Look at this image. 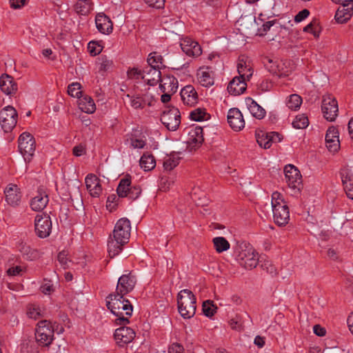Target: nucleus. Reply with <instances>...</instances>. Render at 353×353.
I'll list each match as a JSON object with an SVG mask.
<instances>
[{
	"label": "nucleus",
	"mask_w": 353,
	"mask_h": 353,
	"mask_svg": "<svg viewBox=\"0 0 353 353\" xmlns=\"http://www.w3.org/2000/svg\"><path fill=\"white\" fill-rule=\"evenodd\" d=\"M178 310L183 319H190L196 312V297L188 289L181 290L177 295Z\"/></svg>",
	"instance_id": "nucleus-5"
},
{
	"label": "nucleus",
	"mask_w": 353,
	"mask_h": 353,
	"mask_svg": "<svg viewBox=\"0 0 353 353\" xmlns=\"http://www.w3.org/2000/svg\"><path fill=\"white\" fill-rule=\"evenodd\" d=\"M57 259L63 268H65L68 264L67 254L65 252H61L59 253Z\"/></svg>",
	"instance_id": "nucleus-64"
},
{
	"label": "nucleus",
	"mask_w": 353,
	"mask_h": 353,
	"mask_svg": "<svg viewBox=\"0 0 353 353\" xmlns=\"http://www.w3.org/2000/svg\"><path fill=\"white\" fill-rule=\"evenodd\" d=\"M48 201V194L42 190H39L37 194L31 200L30 207L34 211H41L46 208Z\"/></svg>",
	"instance_id": "nucleus-29"
},
{
	"label": "nucleus",
	"mask_w": 353,
	"mask_h": 353,
	"mask_svg": "<svg viewBox=\"0 0 353 353\" xmlns=\"http://www.w3.org/2000/svg\"><path fill=\"white\" fill-rule=\"evenodd\" d=\"M325 144L329 151L336 152L340 148V141L338 130L334 127H330L325 134Z\"/></svg>",
	"instance_id": "nucleus-16"
},
{
	"label": "nucleus",
	"mask_w": 353,
	"mask_h": 353,
	"mask_svg": "<svg viewBox=\"0 0 353 353\" xmlns=\"http://www.w3.org/2000/svg\"><path fill=\"white\" fill-rule=\"evenodd\" d=\"M274 222L279 226L285 225L290 220V212L286 204L272 208Z\"/></svg>",
	"instance_id": "nucleus-18"
},
{
	"label": "nucleus",
	"mask_w": 353,
	"mask_h": 353,
	"mask_svg": "<svg viewBox=\"0 0 353 353\" xmlns=\"http://www.w3.org/2000/svg\"><path fill=\"white\" fill-rule=\"evenodd\" d=\"M34 230L36 234L41 239L50 236L52 232V221L46 213L38 214L34 219Z\"/></svg>",
	"instance_id": "nucleus-9"
},
{
	"label": "nucleus",
	"mask_w": 353,
	"mask_h": 353,
	"mask_svg": "<svg viewBox=\"0 0 353 353\" xmlns=\"http://www.w3.org/2000/svg\"><path fill=\"white\" fill-rule=\"evenodd\" d=\"M127 97L130 98V105L134 109H143L145 105V98H141L140 95L130 97L127 94Z\"/></svg>",
	"instance_id": "nucleus-47"
},
{
	"label": "nucleus",
	"mask_w": 353,
	"mask_h": 353,
	"mask_svg": "<svg viewBox=\"0 0 353 353\" xmlns=\"http://www.w3.org/2000/svg\"><path fill=\"white\" fill-rule=\"evenodd\" d=\"M203 140L202 128L196 126L189 130L186 142L190 150H196L202 144Z\"/></svg>",
	"instance_id": "nucleus-21"
},
{
	"label": "nucleus",
	"mask_w": 353,
	"mask_h": 353,
	"mask_svg": "<svg viewBox=\"0 0 353 353\" xmlns=\"http://www.w3.org/2000/svg\"><path fill=\"white\" fill-rule=\"evenodd\" d=\"M303 31L310 32L314 37L317 38L319 37L321 28L316 21H312L303 28Z\"/></svg>",
	"instance_id": "nucleus-48"
},
{
	"label": "nucleus",
	"mask_w": 353,
	"mask_h": 353,
	"mask_svg": "<svg viewBox=\"0 0 353 353\" xmlns=\"http://www.w3.org/2000/svg\"><path fill=\"white\" fill-rule=\"evenodd\" d=\"M59 324L54 322L52 323L50 321L42 320L37 323L35 332V339L39 346L48 347L54 339V334L58 330ZM63 332V327L57 331L58 334Z\"/></svg>",
	"instance_id": "nucleus-4"
},
{
	"label": "nucleus",
	"mask_w": 353,
	"mask_h": 353,
	"mask_svg": "<svg viewBox=\"0 0 353 353\" xmlns=\"http://www.w3.org/2000/svg\"><path fill=\"white\" fill-rule=\"evenodd\" d=\"M321 110L326 120L329 121H334L339 112L337 101L330 96L324 97L322 101Z\"/></svg>",
	"instance_id": "nucleus-11"
},
{
	"label": "nucleus",
	"mask_w": 353,
	"mask_h": 353,
	"mask_svg": "<svg viewBox=\"0 0 353 353\" xmlns=\"http://www.w3.org/2000/svg\"><path fill=\"white\" fill-rule=\"evenodd\" d=\"M21 353H38L29 342L23 343L21 346Z\"/></svg>",
	"instance_id": "nucleus-57"
},
{
	"label": "nucleus",
	"mask_w": 353,
	"mask_h": 353,
	"mask_svg": "<svg viewBox=\"0 0 353 353\" xmlns=\"http://www.w3.org/2000/svg\"><path fill=\"white\" fill-rule=\"evenodd\" d=\"M245 101L248 110L253 117L258 119H261L265 117V110L252 98H247Z\"/></svg>",
	"instance_id": "nucleus-33"
},
{
	"label": "nucleus",
	"mask_w": 353,
	"mask_h": 353,
	"mask_svg": "<svg viewBox=\"0 0 353 353\" xmlns=\"http://www.w3.org/2000/svg\"><path fill=\"white\" fill-rule=\"evenodd\" d=\"M140 165L145 171H150L155 168L156 161L152 154L145 153L141 157Z\"/></svg>",
	"instance_id": "nucleus-38"
},
{
	"label": "nucleus",
	"mask_w": 353,
	"mask_h": 353,
	"mask_svg": "<svg viewBox=\"0 0 353 353\" xmlns=\"http://www.w3.org/2000/svg\"><path fill=\"white\" fill-rule=\"evenodd\" d=\"M272 208H274L276 205H282V204H286L282 198L281 193L274 192L272 194Z\"/></svg>",
	"instance_id": "nucleus-53"
},
{
	"label": "nucleus",
	"mask_w": 353,
	"mask_h": 353,
	"mask_svg": "<svg viewBox=\"0 0 353 353\" xmlns=\"http://www.w3.org/2000/svg\"><path fill=\"white\" fill-rule=\"evenodd\" d=\"M237 71L239 74V77L248 81L250 80L253 74V70L250 64L249 63H248L243 58H239V59L237 63Z\"/></svg>",
	"instance_id": "nucleus-32"
},
{
	"label": "nucleus",
	"mask_w": 353,
	"mask_h": 353,
	"mask_svg": "<svg viewBox=\"0 0 353 353\" xmlns=\"http://www.w3.org/2000/svg\"><path fill=\"white\" fill-rule=\"evenodd\" d=\"M10 7L13 9H20L26 3V0H10Z\"/></svg>",
	"instance_id": "nucleus-63"
},
{
	"label": "nucleus",
	"mask_w": 353,
	"mask_h": 353,
	"mask_svg": "<svg viewBox=\"0 0 353 353\" xmlns=\"http://www.w3.org/2000/svg\"><path fill=\"white\" fill-rule=\"evenodd\" d=\"M168 353H184V349L179 343H172L169 347Z\"/></svg>",
	"instance_id": "nucleus-62"
},
{
	"label": "nucleus",
	"mask_w": 353,
	"mask_h": 353,
	"mask_svg": "<svg viewBox=\"0 0 353 353\" xmlns=\"http://www.w3.org/2000/svg\"><path fill=\"white\" fill-rule=\"evenodd\" d=\"M81 85L79 83H72L68 87V93L72 97L80 98L81 96Z\"/></svg>",
	"instance_id": "nucleus-49"
},
{
	"label": "nucleus",
	"mask_w": 353,
	"mask_h": 353,
	"mask_svg": "<svg viewBox=\"0 0 353 353\" xmlns=\"http://www.w3.org/2000/svg\"><path fill=\"white\" fill-rule=\"evenodd\" d=\"M114 336L119 345L123 346L132 341L135 337V332L132 328L123 326L115 330Z\"/></svg>",
	"instance_id": "nucleus-17"
},
{
	"label": "nucleus",
	"mask_w": 353,
	"mask_h": 353,
	"mask_svg": "<svg viewBox=\"0 0 353 353\" xmlns=\"http://www.w3.org/2000/svg\"><path fill=\"white\" fill-rule=\"evenodd\" d=\"M212 242L218 253H221L230 249V243L223 236L214 237Z\"/></svg>",
	"instance_id": "nucleus-39"
},
{
	"label": "nucleus",
	"mask_w": 353,
	"mask_h": 353,
	"mask_svg": "<svg viewBox=\"0 0 353 353\" xmlns=\"http://www.w3.org/2000/svg\"><path fill=\"white\" fill-rule=\"evenodd\" d=\"M181 97L183 103L192 106L197 103L198 95L192 85H186L181 90Z\"/></svg>",
	"instance_id": "nucleus-28"
},
{
	"label": "nucleus",
	"mask_w": 353,
	"mask_h": 353,
	"mask_svg": "<svg viewBox=\"0 0 353 353\" xmlns=\"http://www.w3.org/2000/svg\"><path fill=\"white\" fill-rule=\"evenodd\" d=\"M97 64L99 65V71L100 72H108L114 67L113 61L106 55L99 57L97 60Z\"/></svg>",
	"instance_id": "nucleus-37"
},
{
	"label": "nucleus",
	"mask_w": 353,
	"mask_h": 353,
	"mask_svg": "<svg viewBox=\"0 0 353 353\" xmlns=\"http://www.w3.org/2000/svg\"><path fill=\"white\" fill-rule=\"evenodd\" d=\"M145 2L150 7L160 9L164 7L165 0H144Z\"/></svg>",
	"instance_id": "nucleus-56"
},
{
	"label": "nucleus",
	"mask_w": 353,
	"mask_h": 353,
	"mask_svg": "<svg viewBox=\"0 0 353 353\" xmlns=\"http://www.w3.org/2000/svg\"><path fill=\"white\" fill-rule=\"evenodd\" d=\"M234 253L240 265L245 269L252 270L259 263V254L252 246L245 241L237 243Z\"/></svg>",
	"instance_id": "nucleus-3"
},
{
	"label": "nucleus",
	"mask_w": 353,
	"mask_h": 353,
	"mask_svg": "<svg viewBox=\"0 0 353 353\" xmlns=\"http://www.w3.org/2000/svg\"><path fill=\"white\" fill-rule=\"evenodd\" d=\"M95 23L97 30L102 34H109L112 32L113 23L104 13H98L96 15Z\"/></svg>",
	"instance_id": "nucleus-24"
},
{
	"label": "nucleus",
	"mask_w": 353,
	"mask_h": 353,
	"mask_svg": "<svg viewBox=\"0 0 353 353\" xmlns=\"http://www.w3.org/2000/svg\"><path fill=\"white\" fill-rule=\"evenodd\" d=\"M85 183L86 189L92 196L99 197L100 196L102 188L100 179L95 174H88L85 179Z\"/></svg>",
	"instance_id": "nucleus-23"
},
{
	"label": "nucleus",
	"mask_w": 353,
	"mask_h": 353,
	"mask_svg": "<svg viewBox=\"0 0 353 353\" xmlns=\"http://www.w3.org/2000/svg\"><path fill=\"white\" fill-rule=\"evenodd\" d=\"M0 89L6 95H13L18 90V85L12 76L3 74L0 77Z\"/></svg>",
	"instance_id": "nucleus-20"
},
{
	"label": "nucleus",
	"mask_w": 353,
	"mask_h": 353,
	"mask_svg": "<svg viewBox=\"0 0 353 353\" xmlns=\"http://www.w3.org/2000/svg\"><path fill=\"white\" fill-rule=\"evenodd\" d=\"M340 175L343 187L349 183H353V174L348 168H343L341 170Z\"/></svg>",
	"instance_id": "nucleus-46"
},
{
	"label": "nucleus",
	"mask_w": 353,
	"mask_h": 353,
	"mask_svg": "<svg viewBox=\"0 0 353 353\" xmlns=\"http://www.w3.org/2000/svg\"><path fill=\"white\" fill-rule=\"evenodd\" d=\"M284 173L289 187L293 189H299V185L302 182L299 170L294 165L289 164L285 167Z\"/></svg>",
	"instance_id": "nucleus-13"
},
{
	"label": "nucleus",
	"mask_w": 353,
	"mask_h": 353,
	"mask_svg": "<svg viewBox=\"0 0 353 353\" xmlns=\"http://www.w3.org/2000/svg\"><path fill=\"white\" fill-rule=\"evenodd\" d=\"M23 269L21 266L17 265L15 267H11L7 270V274L9 276H17L21 275L23 272Z\"/></svg>",
	"instance_id": "nucleus-61"
},
{
	"label": "nucleus",
	"mask_w": 353,
	"mask_h": 353,
	"mask_svg": "<svg viewBox=\"0 0 353 353\" xmlns=\"http://www.w3.org/2000/svg\"><path fill=\"white\" fill-rule=\"evenodd\" d=\"M18 250L22 254L23 257L28 261H34L39 258V252L32 249L30 245L25 243H20L18 245Z\"/></svg>",
	"instance_id": "nucleus-31"
},
{
	"label": "nucleus",
	"mask_w": 353,
	"mask_h": 353,
	"mask_svg": "<svg viewBox=\"0 0 353 353\" xmlns=\"http://www.w3.org/2000/svg\"><path fill=\"white\" fill-rule=\"evenodd\" d=\"M136 283V276L132 272L124 274L119 278L115 292L125 295L133 290Z\"/></svg>",
	"instance_id": "nucleus-12"
},
{
	"label": "nucleus",
	"mask_w": 353,
	"mask_h": 353,
	"mask_svg": "<svg viewBox=\"0 0 353 353\" xmlns=\"http://www.w3.org/2000/svg\"><path fill=\"white\" fill-rule=\"evenodd\" d=\"M294 70V64L290 60H279L278 62V68L276 69L275 75L279 77H285Z\"/></svg>",
	"instance_id": "nucleus-30"
},
{
	"label": "nucleus",
	"mask_w": 353,
	"mask_h": 353,
	"mask_svg": "<svg viewBox=\"0 0 353 353\" xmlns=\"http://www.w3.org/2000/svg\"><path fill=\"white\" fill-rule=\"evenodd\" d=\"M197 78L201 85L210 87L214 84V78L209 68H200L197 72Z\"/></svg>",
	"instance_id": "nucleus-34"
},
{
	"label": "nucleus",
	"mask_w": 353,
	"mask_h": 353,
	"mask_svg": "<svg viewBox=\"0 0 353 353\" xmlns=\"http://www.w3.org/2000/svg\"><path fill=\"white\" fill-rule=\"evenodd\" d=\"M117 192L119 197H128L130 199L135 200L141 194V188L138 185L131 186V177L126 175L119 181Z\"/></svg>",
	"instance_id": "nucleus-6"
},
{
	"label": "nucleus",
	"mask_w": 353,
	"mask_h": 353,
	"mask_svg": "<svg viewBox=\"0 0 353 353\" xmlns=\"http://www.w3.org/2000/svg\"><path fill=\"white\" fill-rule=\"evenodd\" d=\"M130 230L131 225L128 219L122 218L117 222L112 235H110L108 241V251L111 258L118 255L128 242Z\"/></svg>",
	"instance_id": "nucleus-1"
},
{
	"label": "nucleus",
	"mask_w": 353,
	"mask_h": 353,
	"mask_svg": "<svg viewBox=\"0 0 353 353\" xmlns=\"http://www.w3.org/2000/svg\"><path fill=\"white\" fill-rule=\"evenodd\" d=\"M6 201L11 206L15 207L19 205L21 194L19 188L15 184H9L5 191Z\"/></svg>",
	"instance_id": "nucleus-22"
},
{
	"label": "nucleus",
	"mask_w": 353,
	"mask_h": 353,
	"mask_svg": "<svg viewBox=\"0 0 353 353\" xmlns=\"http://www.w3.org/2000/svg\"><path fill=\"white\" fill-rule=\"evenodd\" d=\"M202 309L206 316L211 317L215 314L217 307L212 301L207 300L203 303Z\"/></svg>",
	"instance_id": "nucleus-44"
},
{
	"label": "nucleus",
	"mask_w": 353,
	"mask_h": 353,
	"mask_svg": "<svg viewBox=\"0 0 353 353\" xmlns=\"http://www.w3.org/2000/svg\"><path fill=\"white\" fill-rule=\"evenodd\" d=\"M301 103L302 99L299 95L296 94H291L288 97V99L286 102L288 108L292 110H296L298 108H299Z\"/></svg>",
	"instance_id": "nucleus-41"
},
{
	"label": "nucleus",
	"mask_w": 353,
	"mask_h": 353,
	"mask_svg": "<svg viewBox=\"0 0 353 353\" xmlns=\"http://www.w3.org/2000/svg\"><path fill=\"white\" fill-rule=\"evenodd\" d=\"M130 145L133 148H143L145 145V142L142 139L131 138Z\"/></svg>",
	"instance_id": "nucleus-58"
},
{
	"label": "nucleus",
	"mask_w": 353,
	"mask_h": 353,
	"mask_svg": "<svg viewBox=\"0 0 353 353\" xmlns=\"http://www.w3.org/2000/svg\"><path fill=\"white\" fill-rule=\"evenodd\" d=\"M28 315L31 319H37L41 316V310L39 307L33 305L29 308Z\"/></svg>",
	"instance_id": "nucleus-55"
},
{
	"label": "nucleus",
	"mask_w": 353,
	"mask_h": 353,
	"mask_svg": "<svg viewBox=\"0 0 353 353\" xmlns=\"http://www.w3.org/2000/svg\"><path fill=\"white\" fill-rule=\"evenodd\" d=\"M79 106L81 111L88 114L93 113L96 110V105L93 99L88 96H85L80 99Z\"/></svg>",
	"instance_id": "nucleus-36"
},
{
	"label": "nucleus",
	"mask_w": 353,
	"mask_h": 353,
	"mask_svg": "<svg viewBox=\"0 0 353 353\" xmlns=\"http://www.w3.org/2000/svg\"><path fill=\"white\" fill-rule=\"evenodd\" d=\"M161 121L168 130L172 131L177 130L181 123V114L179 109L171 107L164 110L161 117Z\"/></svg>",
	"instance_id": "nucleus-10"
},
{
	"label": "nucleus",
	"mask_w": 353,
	"mask_h": 353,
	"mask_svg": "<svg viewBox=\"0 0 353 353\" xmlns=\"http://www.w3.org/2000/svg\"><path fill=\"white\" fill-rule=\"evenodd\" d=\"M310 15V11L307 9H303L295 16L294 21L299 23L305 19Z\"/></svg>",
	"instance_id": "nucleus-60"
},
{
	"label": "nucleus",
	"mask_w": 353,
	"mask_h": 353,
	"mask_svg": "<svg viewBox=\"0 0 353 353\" xmlns=\"http://www.w3.org/2000/svg\"><path fill=\"white\" fill-rule=\"evenodd\" d=\"M341 7H339L335 14V19L339 23H346L350 19L353 14V4L341 3Z\"/></svg>",
	"instance_id": "nucleus-25"
},
{
	"label": "nucleus",
	"mask_w": 353,
	"mask_h": 353,
	"mask_svg": "<svg viewBox=\"0 0 353 353\" xmlns=\"http://www.w3.org/2000/svg\"><path fill=\"white\" fill-rule=\"evenodd\" d=\"M246 81V79L241 77H235L228 85L229 93L234 96L243 93L247 87Z\"/></svg>",
	"instance_id": "nucleus-27"
},
{
	"label": "nucleus",
	"mask_w": 353,
	"mask_h": 353,
	"mask_svg": "<svg viewBox=\"0 0 353 353\" xmlns=\"http://www.w3.org/2000/svg\"><path fill=\"white\" fill-rule=\"evenodd\" d=\"M123 294L114 292L106 298L108 310L117 318L114 320L117 325H125L130 323L129 317L132 316L133 307L130 302L123 298Z\"/></svg>",
	"instance_id": "nucleus-2"
},
{
	"label": "nucleus",
	"mask_w": 353,
	"mask_h": 353,
	"mask_svg": "<svg viewBox=\"0 0 353 353\" xmlns=\"http://www.w3.org/2000/svg\"><path fill=\"white\" fill-rule=\"evenodd\" d=\"M205 115L206 113L203 110L198 108L190 112V117L194 121H201L205 119Z\"/></svg>",
	"instance_id": "nucleus-52"
},
{
	"label": "nucleus",
	"mask_w": 353,
	"mask_h": 353,
	"mask_svg": "<svg viewBox=\"0 0 353 353\" xmlns=\"http://www.w3.org/2000/svg\"><path fill=\"white\" fill-rule=\"evenodd\" d=\"M228 122L234 131H240L245 127V121L241 112L236 108L229 110Z\"/></svg>",
	"instance_id": "nucleus-15"
},
{
	"label": "nucleus",
	"mask_w": 353,
	"mask_h": 353,
	"mask_svg": "<svg viewBox=\"0 0 353 353\" xmlns=\"http://www.w3.org/2000/svg\"><path fill=\"white\" fill-rule=\"evenodd\" d=\"M159 88L162 92L175 93L178 89V81L172 75H166L161 77Z\"/></svg>",
	"instance_id": "nucleus-26"
},
{
	"label": "nucleus",
	"mask_w": 353,
	"mask_h": 353,
	"mask_svg": "<svg viewBox=\"0 0 353 353\" xmlns=\"http://www.w3.org/2000/svg\"><path fill=\"white\" fill-rule=\"evenodd\" d=\"M309 125L308 118L303 114L297 115L292 122V126L296 129H304Z\"/></svg>",
	"instance_id": "nucleus-42"
},
{
	"label": "nucleus",
	"mask_w": 353,
	"mask_h": 353,
	"mask_svg": "<svg viewBox=\"0 0 353 353\" xmlns=\"http://www.w3.org/2000/svg\"><path fill=\"white\" fill-rule=\"evenodd\" d=\"M90 0H79L74 5V10L78 14L85 16L93 9Z\"/></svg>",
	"instance_id": "nucleus-35"
},
{
	"label": "nucleus",
	"mask_w": 353,
	"mask_h": 353,
	"mask_svg": "<svg viewBox=\"0 0 353 353\" xmlns=\"http://www.w3.org/2000/svg\"><path fill=\"white\" fill-rule=\"evenodd\" d=\"M180 158L176 154L167 156L163 160V168L165 170L170 171L179 163Z\"/></svg>",
	"instance_id": "nucleus-40"
},
{
	"label": "nucleus",
	"mask_w": 353,
	"mask_h": 353,
	"mask_svg": "<svg viewBox=\"0 0 353 353\" xmlns=\"http://www.w3.org/2000/svg\"><path fill=\"white\" fill-rule=\"evenodd\" d=\"M279 61V60H278V59L274 60L272 59L266 58L264 60L263 63H264V65H265V68H267V70L270 72H271L272 74L275 75L276 69L278 68Z\"/></svg>",
	"instance_id": "nucleus-50"
},
{
	"label": "nucleus",
	"mask_w": 353,
	"mask_h": 353,
	"mask_svg": "<svg viewBox=\"0 0 353 353\" xmlns=\"http://www.w3.org/2000/svg\"><path fill=\"white\" fill-rule=\"evenodd\" d=\"M163 60V57L161 54L153 52L149 54L147 61L150 66H156V65H157L158 68H161V65L164 67Z\"/></svg>",
	"instance_id": "nucleus-45"
},
{
	"label": "nucleus",
	"mask_w": 353,
	"mask_h": 353,
	"mask_svg": "<svg viewBox=\"0 0 353 353\" xmlns=\"http://www.w3.org/2000/svg\"><path fill=\"white\" fill-rule=\"evenodd\" d=\"M183 52L189 57H198L201 54L202 50L198 42L186 37L180 43Z\"/></svg>",
	"instance_id": "nucleus-19"
},
{
	"label": "nucleus",
	"mask_w": 353,
	"mask_h": 353,
	"mask_svg": "<svg viewBox=\"0 0 353 353\" xmlns=\"http://www.w3.org/2000/svg\"><path fill=\"white\" fill-rule=\"evenodd\" d=\"M88 51L92 56H96L101 53L103 50V47L99 45L95 41H90L88 45Z\"/></svg>",
	"instance_id": "nucleus-51"
},
{
	"label": "nucleus",
	"mask_w": 353,
	"mask_h": 353,
	"mask_svg": "<svg viewBox=\"0 0 353 353\" xmlns=\"http://www.w3.org/2000/svg\"><path fill=\"white\" fill-rule=\"evenodd\" d=\"M261 268L263 270H266V272L272 275L276 274V268L270 262L265 261L263 264H261Z\"/></svg>",
	"instance_id": "nucleus-59"
},
{
	"label": "nucleus",
	"mask_w": 353,
	"mask_h": 353,
	"mask_svg": "<svg viewBox=\"0 0 353 353\" xmlns=\"http://www.w3.org/2000/svg\"><path fill=\"white\" fill-rule=\"evenodd\" d=\"M127 75L129 79H139V78L142 79L143 72V70L133 68L128 70Z\"/></svg>",
	"instance_id": "nucleus-54"
},
{
	"label": "nucleus",
	"mask_w": 353,
	"mask_h": 353,
	"mask_svg": "<svg viewBox=\"0 0 353 353\" xmlns=\"http://www.w3.org/2000/svg\"><path fill=\"white\" fill-rule=\"evenodd\" d=\"M17 112L10 105H8L0 111V123L5 132H10L17 122Z\"/></svg>",
	"instance_id": "nucleus-8"
},
{
	"label": "nucleus",
	"mask_w": 353,
	"mask_h": 353,
	"mask_svg": "<svg viewBox=\"0 0 353 353\" xmlns=\"http://www.w3.org/2000/svg\"><path fill=\"white\" fill-rule=\"evenodd\" d=\"M19 150L24 160L30 161L35 151V141L28 132L22 133L19 137Z\"/></svg>",
	"instance_id": "nucleus-7"
},
{
	"label": "nucleus",
	"mask_w": 353,
	"mask_h": 353,
	"mask_svg": "<svg viewBox=\"0 0 353 353\" xmlns=\"http://www.w3.org/2000/svg\"><path fill=\"white\" fill-rule=\"evenodd\" d=\"M161 68L156 66L148 65L143 70V75L142 79H143L148 85L151 86L156 85L161 80V72L160 71Z\"/></svg>",
	"instance_id": "nucleus-14"
},
{
	"label": "nucleus",
	"mask_w": 353,
	"mask_h": 353,
	"mask_svg": "<svg viewBox=\"0 0 353 353\" xmlns=\"http://www.w3.org/2000/svg\"><path fill=\"white\" fill-rule=\"evenodd\" d=\"M256 141L261 147L265 149L271 147V139H270L269 133L261 132V133L256 134Z\"/></svg>",
	"instance_id": "nucleus-43"
}]
</instances>
